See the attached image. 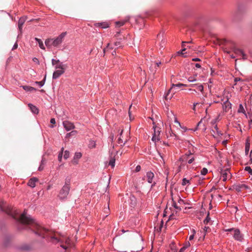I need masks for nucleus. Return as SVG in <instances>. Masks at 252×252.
I'll return each mask as SVG.
<instances>
[{
    "mask_svg": "<svg viewBox=\"0 0 252 252\" xmlns=\"http://www.w3.org/2000/svg\"><path fill=\"white\" fill-rule=\"evenodd\" d=\"M26 17H20L18 20V29H19L20 33L18 34V37L19 36L20 34H22V27H23V24L25 22Z\"/></svg>",
    "mask_w": 252,
    "mask_h": 252,
    "instance_id": "9d476101",
    "label": "nucleus"
},
{
    "mask_svg": "<svg viewBox=\"0 0 252 252\" xmlns=\"http://www.w3.org/2000/svg\"><path fill=\"white\" fill-rule=\"evenodd\" d=\"M94 26L96 28H100L101 29H106L109 27V24L108 22H102L94 23Z\"/></svg>",
    "mask_w": 252,
    "mask_h": 252,
    "instance_id": "f8f14e48",
    "label": "nucleus"
},
{
    "mask_svg": "<svg viewBox=\"0 0 252 252\" xmlns=\"http://www.w3.org/2000/svg\"><path fill=\"white\" fill-rule=\"evenodd\" d=\"M33 61L35 63H39L38 60L36 58H33L32 59Z\"/></svg>",
    "mask_w": 252,
    "mask_h": 252,
    "instance_id": "0e129e2a",
    "label": "nucleus"
},
{
    "mask_svg": "<svg viewBox=\"0 0 252 252\" xmlns=\"http://www.w3.org/2000/svg\"><path fill=\"white\" fill-rule=\"evenodd\" d=\"M250 144L247 143L245 146V153L246 155H248L250 150Z\"/></svg>",
    "mask_w": 252,
    "mask_h": 252,
    "instance_id": "473e14b6",
    "label": "nucleus"
},
{
    "mask_svg": "<svg viewBox=\"0 0 252 252\" xmlns=\"http://www.w3.org/2000/svg\"><path fill=\"white\" fill-rule=\"evenodd\" d=\"M191 234H193V235H194L196 233V231L194 229H192L191 230Z\"/></svg>",
    "mask_w": 252,
    "mask_h": 252,
    "instance_id": "69168bd1",
    "label": "nucleus"
},
{
    "mask_svg": "<svg viewBox=\"0 0 252 252\" xmlns=\"http://www.w3.org/2000/svg\"><path fill=\"white\" fill-rule=\"evenodd\" d=\"M172 206L176 209L179 210V211H181L182 210V208L180 207H179L178 206L177 203L175 202V201H173V204H172Z\"/></svg>",
    "mask_w": 252,
    "mask_h": 252,
    "instance_id": "ea45409f",
    "label": "nucleus"
},
{
    "mask_svg": "<svg viewBox=\"0 0 252 252\" xmlns=\"http://www.w3.org/2000/svg\"><path fill=\"white\" fill-rule=\"evenodd\" d=\"M190 43V42H186V41L182 42V46L183 47V49L181 50L178 51L177 52V53L178 54H180V55L181 54V55H183L184 54V52L186 50V48L185 47V44L186 43Z\"/></svg>",
    "mask_w": 252,
    "mask_h": 252,
    "instance_id": "aec40b11",
    "label": "nucleus"
},
{
    "mask_svg": "<svg viewBox=\"0 0 252 252\" xmlns=\"http://www.w3.org/2000/svg\"><path fill=\"white\" fill-rule=\"evenodd\" d=\"M0 209L1 211L11 216L19 223L18 229H30L36 235L41 236L43 238H46L53 243H61V247L64 250L67 249L70 245V240L68 237H62L59 239L54 235H50L49 230L41 225L30 216H27V213L25 210L20 217L17 218V216L19 214L18 210L11 206H6V203L4 201L0 202Z\"/></svg>",
    "mask_w": 252,
    "mask_h": 252,
    "instance_id": "f257e3e1",
    "label": "nucleus"
},
{
    "mask_svg": "<svg viewBox=\"0 0 252 252\" xmlns=\"http://www.w3.org/2000/svg\"><path fill=\"white\" fill-rule=\"evenodd\" d=\"M55 69L65 70L64 64L63 62H59L55 66Z\"/></svg>",
    "mask_w": 252,
    "mask_h": 252,
    "instance_id": "f3484780",
    "label": "nucleus"
},
{
    "mask_svg": "<svg viewBox=\"0 0 252 252\" xmlns=\"http://www.w3.org/2000/svg\"><path fill=\"white\" fill-rule=\"evenodd\" d=\"M225 232H233V239L238 242H243L244 241V235L241 233L240 229L237 228H230L224 230Z\"/></svg>",
    "mask_w": 252,
    "mask_h": 252,
    "instance_id": "7ed1b4c3",
    "label": "nucleus"
},
{
    "mask_svg": "<svg viewBox=\"0 0 252 252\" xmlns=\"http://www.w3.org/2000/svg\"><path fill=\"white\" fill-rule=\"evenodd\" d=\"M23 88L27 92H32L36 90L34 88L29 86H23Z\"/></svg>",
    "mask_w": 252,
    "mask_h": 252,
    "instance_id": "b1692460",
    "label": "nucleus"
},
{
    "mask_svg": "<svg viewBox=\"0 0 252 252\" xmlns=\"http://www.w3.org/2000/svg\"><path fill=\"white\" fill-rule=\"evenodd\" d=\"M220 173L222 181L223 182H225L228 179H230L231 178V173L229 169L228 168L224 170H221Z\"/></svg>",
    "mask_w": 252,
    "mask_h": 252,
    "instance_id": "6e6552de",
    "label": "nucleus"
},
{
    "mask_svg": "<svg viewBox=\"0 0 252 252\" xmlns=\"http://www.w3.org/2000/svg\"><path fill=\"white\" fill-rule=\"evenodd\" d=\"M77 132L76 130H72L70 132L67 133L66 134V137H69L71 136L75 135L77 134Z\"/></svg>",
    "mask_w": 252,
    "mask_h": 252,
    "instance_id": "c756f323",
    "label": "nucleus"
},
{
    "mask_svg": "<svg viewBox=\"0 0 252 252\" xmlns=\"http://www.w3.org/2000/svg\"><path fill=\"white\" fill-rule=\"evenodd\" d=\"M70 181L71 178L69 177H67L65 178L64 185L63 186L70 188Z\"/></svg>",
    "mask_w": 252,
    "mask_h": 252,
    "instance_id": "5701e85b",
    "label": "nucleus"
},
{
    "mask_svg": "<svg viewBox=\"0 0 252 252\" xmlns=\"http://www.w3.org/2000/svg\"><path fill=\"white\" fill-rule=\"evenodd\" d=\"M114 45L115 47H117V48L122 46V43L121 41H116L114 43Z\"/></svg>",
    "mask_w": 252,
    "mask_h": 252,
    "instance_id": "a18cd8bd",
    "label": "nucleus"
},
{
    "mask_svg": "<svg viewBox=\"0 0 252 252\" xmlns=\"http://www.w3.org/2000/svg\"><path fill=\"white\" fill-rule=\"evenodd\" d=\"M43 164H44V160H43V158H42V160L41 161V164H40V166H39V167H38V170L39 171H40L43 170V169L44 168V166H43Z\"/></svg>",
    "mask_w": 252,
    "mask_h": 252,
    "instance_id": "58836bf2",
    "label": "nucleus"
},
{
    "mask_svg": "<svg viewBox=\"0 0 252 252\" xmlns=\"http://www.w3.org/2000/svg\"><path fill=\"white\" fill-rule=\"evenodd\" d=\"M195 66L196 67V68H201V65L199 64V63H196L195 64Z\"/></svg>",
    "mask_w": 252,
    "mask_h": 252,
    "instance_id": "e2e57ef3",
    "label": "nucleus"
},
{
    "mask_svg": "<svg viewBox=\"0 0 252 252\" xmlns=\"http://www.w3.org/2000/svg\"><path fill=\"white\" fill-rule=\"evenodd\" d=\"M189 158L188 157L184 158V155L179 158V161H181L182 162H188Z\"/></svg>",
    "mask_w": 252,
    "mask_h": 252,
    "instance_id": "2f4dec72",
    "label": "nucleus"
},
{
    "mask_svg": "<svg viewBox=\"0 0 252 252\" xmlns=\"http://www.w3.org/2000/svg\"><path fill=\"white\" fill-rule=\"evenodd\" d=\"M193 153H194V151H190V150H189L188 151V152H187L186 154H184V158H185L186 157H189V158H190L193 154Z\"/></svg>",
    "mask_w": 252,
    "mask_h": 252,
    "instance_id": "7c9ffc66",
    "label": "nucleus"
},
{
    "mask_svg": "<svg viewBox=\"0 0 252 252\" xmlns=\"http://www.w3.org/2000/svg\"><path fill=\"white\" fill-rule=\"evenodd\" d=\"M245 8L243 6L239 5L237 6V7L236 9V12L237 14H240L243 13V12L244 11Z\"/></svg>",
    "mask_w": 252,
    "mask_h": 252,
    "instance_id": "6ab92c4d",
    "label": "nucleus"
},
{
    "mask_svg": "<svg viewBox=\"0 0 252 252\" xmlns=\"http://www.w3.org/2000/svg\"><path fill=\"white\" fill-rule=\"evenodd\" d=\"M189 158V159H188V163L189 164H191L194 160V157H190Z\"/></svg>",
    "mask_w": 252,
    "mask_h": 252,
    "instance_id": "de8ad7c7",
    "label": "nucleus"
},
{
    "mask_svg": "<svg viewBox=\"0 0 252 252\" xmlns=\"http://www.w3.org/2000/svg\"><path fill=\"white\" fill-rule=\"evenodd\" d=\"M65 72V70L56 69L53 74V79H57L59 78Z\"/></svg>",
    "mask_w": 252,
    "mask_h": 252,
    "instance_id": "9b49d317",
    "label": "nucleus"
},
{
    "mask_svg": "<svg viewBox=\"0 0 252 252\" xmlns=\"http://www.w3.org/2000/svg\"><path fill=\"white\" fill-rule=\"evenodd\" d=\"M245 170L248 171L249 174H252V169L250 166H246L245 168Z\"/></svg>",
    "mask_w": 252,
    "mask_h": 252,
    "instance_id": "37998d69",
    "label": "nucleus"
},
{
    "mask_svg": "<svg viewBox=\"0 0 252 252\" xmlns=\"http://www.w3.org/2000/svg\"><path fill=\"white\" fill-rule=\"evenodd\" d=\"M35 40L38 43L39 47L41 49L45 50V48L42 41L40 39L37 38H35Z\"/></svg>",
    "mask_w": 252,
    "mask_h": 252,
    "instance_id": "4be33fe9",
    "label": "nucleus"
},
{
    "mask_svg": "<svg viewBox=\"0 0 252 252\" xmlns=\"http://www.w3.org/2000/svg\"><path fill=\"white\" fill-rule=\"evenodd\" d=\"M194 235H193V234H191L189 236V241H191L194 238Z\"/></svg>",
    "mask_w": 252,
    "mask_h": 252,
    "instance_id": "bf43d9fd",
    "label": "nucleus"
},
{
    "mask_svg": "<svg viewBox=\"0 0 252 252\" xmlns=\"http://www.w3.org/2000/svg\"><path fill=\"white\" fill-rule=\"evenodd\" d=\"M241 80H242V79L240 78H239V77H235L234 78V82H235L234 85H236L238 82L240 81Z\"/></svg>",
    "mask_w": 252,
    "mask_h": 252,
    "instance_id": "09e8293b",
    "label": "nucleus"
},
{
    "mask_svg": "<svg viewBox=\"0 0 252 252\" xmlns=\"http://www.w3.org/2000/svg\"><path fill=\"white\" fill-rule=\"evenodd\" d=\"M216 133L217 135L219 136L221 135L222 134L221 131H220L219 129L218 130H216Z\"/></svg>",
    "mask_w": 252,
    "mask_h": 252,
    "instance_id": "052dcab7",
    "label": "nucleus"
},
{
    "mask_svg": "<svg viewBox=\"0 0 252 252\" xmlns=\"http://www.w3.org/2000/svg\"><path fill=\"white\" fill-rule=\"evenodd\" d=\"M30 248L28 246H24L21 247V249L24 250H28Z\"/></svg>",
    "mask_w": 252,
    "mask_h": 252,
    "instance_id": "603ef678",
    "label": "nucleus"
},
{
    "mask_svg": "<svg viewBox=\"0 0 252 252\" xmlns=\"http://www.w3.org/2000/svg\"><path fill=\"white\" fill-rule=\"evenodd\" d=\"M96 146L95 142L94 140H90L88 144V147L90 149L94 148Z\"/></svg>",
    "mask_w": 252,
    "mask_h": 252,
    "instance_id": "a878e982",
    "label": "nucleus"
},
{
    "mask_svg": "<svg viewBox=\"0 0 252 252\" xmlns=\"http://www.w3.org/2000/svg\"><path fill=\"white\" fill-rule=\"evenodd\" d=\"M66 35V32H63L55 38H48L46 39L45 41V44L47 47H51L53 46L54 47L58 48L63 43Z\"/></svg>",
    "mask_w": 252,
    "mask_h": 252,
    "instance_id": "f03ea898",
    "label": "nucleus"
},
{
    "mask_svg": "<svg viewBox=\"0 0 252 252\" xmlns=\"http://www.w3.org/2000/svg\"><path fill=\"white\" fill-rule=\"evenodd\" d=\"M69 157V152L67 150H65L64 152L63 158L65 159H66Z\"/></svg>",
    "mask_w": 252,
    "mask_h": 252,
    "instance_id": "f704fd0d",
    "label": "nucleus"
},
{
    "mask_svg": "<svg viewBox=\"0 0 252 252\" xmlns=\"http://www.w3.org/2000/svg\"><path fill=\"white\" fill-rule=\"evenodd\" d=\"M141 168L140 165H137V166H136V168H135V171L136 172H139V171H140Z\"/></svg>",
    "mask_w": 252,
    "mask_h": 252,
    "instance_id": "8fccbe9b",
    "label": "nucleus"
},
{
    "mask_svg": "<svg viewBox=\"0 0 252 252\" xmlns=\"http://www.w3.org/2000/svg\"><path fill=\"white\" fill-rule=\"evenodd\" d=\"M125 22L124 21H117L116 22V25L117 27H121L124 25Z\"/></svg>",
    "mask_w": 252,
    "mask_h": 252,
    "instance_id": "a19ab883",
    "label": "nucleus"
},
{
    "mask_svg": "<svg viewBox=\"0 0 252 252\" xmlns=\"http://www.w3.org/2000/svg\"><path fill=\"white\" fill-rule=\"evenodd\" d=\"M45 81V77L42 81H39V82H36L35 83H36V84H38V85L39 86V87H42L44 85Z\"/></svg>",
    "mask_w": 252,
    "mask_h": 252,
    "instance_id": "72a5a7b5",
    "label": "nucleus"
},
{
    "mask_svg": "<svg viewBox=\"0 0 252 252\" xmlns=\"http://www.w3.org/2000/svg\"><path fill=\"white\" fill-rule=\"evenodd\" d=\"M63 125L66 131H69L72 129H73L75 128V126L73 123L68 121H64L63 122Z\"/></svg>",
    "mask_w": 252,
    "mask_h": 252,
    "instance_id": "1a4fd4ad",
    "label": "nucleus"
},
{
    "mask_svg": "<svg viewBox=\"0 0 252 252\" xmlns=\"http://www.w3.org/2000/svg\"><path fill=\"white\" fill-rule=\"evenodd\" d=\"M192 87H194L195 86H197V90L199 91H200L201 93L203 92L204 91V87L202 85L199 84V85H197V84H192L191 85Z\"/></svg>",
    "mask_w": 252,
    "mask_h": 252,
    "instance_id": "bb28decb",
    "label": "nucleus"
},
{
    "mask_svg": "<svg viewBox=\"0 0 252 252\" xmlns=\"http://www.w3.org/2000/svg\"><path fill=\"white\" fill-rule=\"evenodd\" d=\"M115 158L114 157H110L109 161V165L111 166L112 168L115 166Z\"/></svg>",
    "mask_w": 252,
    "mask_h": 252,
    "instance_id": "393cba45",
    "label": "nucleus"
},
{
    "mask_svg": "<svg viewBox=\"0 0 252 252\" xmlns=\"http://www.w3.org/2000/svg\"><path fill=\"white\" fill-rule=\"evenodd\" d=\"M17 47H18V43H17V42L16 41V42L14 43V45L13 46V47H12V50H15V49H17Z\"/></svg>",
    "mask_w": 252,
    "mask_h": 252,
    "instance_id": "3c124183",
    "label": "nucleus"
},
{
    "mask_svg": "<svg viewBox=\"0 0 252 252\" xmlns=\"http://www.w3.org/2000/svg\"><path fill=\"white\" fill-rule=\"evenodd\" d=\"M200 172L201 175H205L208 173V169L204 167L202 169Z\"/></svg>",
    "mask_w": 252,
    "mask_h": 252,
    "instance_id": "c9c22d12",
    "label": "nucleus"
},
{
    "mask_svg": "<svg viewBox=\"0 0 252 252\" xmlns=\"http://www.w3.org/2000/svg\"><path fill=\"white\" fill-rule=\"evenodd\" d=\"M163 35H164V32L159 33V34H158V38L159 39L161 37L162 38H163Z\"/></svg>",
    "mask_w": 252,
    "mask_h": 252,
    "instance_id": "864d4df0",
    "label": "nucleus"
},
{
    "mask_svg": "<svg viewBox=\"0 0 252 252\" xmlns=\"http://www.w3.org/2000/svg\"><path fill=\"white\" fill-rule=\"evenodd\" d=\"M190 246V244L189 242H187L184 247L185 248V249L189 247Z\"/></svg>",
    "mask_w": 252,
    "mask_h": 252,
    "instance_id": "5fc2aeb1",
    "label": "nucleus"
},
{
    "mask_svg": "<svg viewBox=\"0 0 252 252\" xmlns=\"http://www.w3.org/2000/svg\"><path fill=\"white\" fill-rule=\"evenodd\" d=\"M210 218L209 217V214L207 215V216L206 217L205 220H204V223L205 224H207L208 223V222L210 221Z\"/></svg>",
    "mask_w": 252,
    "mask_h": 252,
    "instance_id": "79ce46f5",
    "label": "nucleus"
},
{
    "mask_svg": "<svg viewBox=\"0 0 252 252\" xmlns=\"http://www.w3.org/2000/svg\"><path fill=\"white\" fill-rule=\"evenodd\" d=\"M235 53L236 54H239L243 57V59H246L247 58L246 55L241 49H235Z\"/></svg>",
    "mask_w": 252,
    "mask_h": 252,
    "instance_id": "412c9836",
    "label": "nucleus"
},
{
    "mask_svg": "<svg viewBox=\"0 0 252 252\" xmlns=\"http://www.w3.org/2000/svg\"><path fill=\"white\" fill-rule=\"evenodd\" d=\"M146 180L147 182L152 184L151 188L155 186L156 183L154 181L155 175L152 171H148L146 173Z\"/></svg>",
    "mask_w": 252,
    "mask_h": 252,
    "instance_id": "0eeeda50",
    "label": "nucleus"
},
{
    "mask_svg": "<svg viewBox=\"0 0 252 252\" xmlns=\"http://www.w3.org/2000/svg\"><path fill=\"white\" fill-rule=\"evenodd\" d=\"M192 61L194 62H199L201 60L198 58H194L192 59Z\"/></svg>",
    "mask_w": 252,
    "mask_h": 252,
    "instance_id": "6e6d98bb",
    "label": "nucleus"
},
{
    "mask_svg": "<svg viewBox=\"0 0 252 252\" xmlns=\"http://www.w3.org/2000/svg\"><path fill=\"white\" fill-rule=\"evenodd\" d=\"M123 132V130H122L119 134L120 137H119L118 141H117L118 143L119 144H120L121 145V146H124L126 143V141H125L124 143H123V140L121 138V136H122Z\"/></svg>",
    "mask_w": 252,
    "mask_h": 252,
    "instance_id": "a211bd4d",
    "label": "nucleus"
},
{
    "mask_svg": "<svg viewBox=\"0 0 252 252\" xmlns=\"http://www.w3.org/2000/svg\"><path fill=\"white\" fill-rule=\"evenodd\" d=\"M184 201L181 198H179V200H178V202L180 203V204H181V203H184Z\"/></svg>",
    "mask_w": 252,
    "mask_h": 252,
    "instance_id": "338daca9",
    "label": "nucleus"
},
{
    "mask_svg": "<svg viewBox=\"0 0 252 252\" xmlns=\"http://www.w3.org/2000/svg\"><path fill=\"white\" fill-rule=\"evenodd\" d=\"M190 182L189 180H188L186 178H184L183 179L182 182V186H186L187 185H190Z\"/></svg>",
    "mask_w": 252,
    "mask_h": 252,
    "instance_id": "cd10ccee",
    "label": "nucleus"
},
{
    "mask_svg": "<svg viewBox=\"0 0 252 252\" xmlns=\"http://www.w3.org/2000/svg\"><path fill=\"white\" fill-rule=\"evenodd\" d=\"M59 62H60V61L58 59V60H55L54 59H53L52 60V65H54L55 66L56 64H57Z\"/></svg>",
    "mask_w": 252,
    "mask_h": 252,
    "instance_id": "e433bc0d",
    "label": "nucleus"
},
{
    "mask_svg": "<svg viewBox=\"0 0 252 252\" xmlns=\"http://www.w3.org/2000/svg\"><path fill=\"white\" fill-rule=\"evenodd\" d=\"M198 103L197 102H196V103H193V108H192V109L195 111V107L196 106L197 104H198Z\"/></svg>",
    "mask_w": 252,
    "mask_h": 252,
    "instance_id": "680f3d73",
    "label": "nucleus"
},
{
    "mask_svg": "<svg viewBox=\"0 0 252 252\" xmlns=\"http://www.w3.org/2000/svg\"><path fill=\"white\" fill-rule=\"evenodd\" d=\"M63 154H62V153H59V154H58V160L60 162L62 161V158H63Z\"/></svg>",
    "mask_w": 252,
    "mask_h": 252,
    "instance_id": "49530a36",
    "label": "nucleus"
},
{
    "mask_svg": "<svg viewBox=\"0 0 252 252\" xmlns=\"http://www.w3.org/2000/svg\"><path fill=\"white\" fill-rule=\"evenodd\" d=\"M28 106L32 113L34 114H37L38 113V109L35 106L32 105L31 103H29Z\"/></svg>",
    "mask_w": 252,
    "mask_h": 252,
    "instance_id": "dca6fc26",
    "label": "nucleus"
},
{
    "mask_svg": "<svg viewBox=\"0 0 252 252\" xmlns=\"http://www.w3.org/2000/svg\"><path fill=\"white\" fill-rule=\"evenodd\" d=\"M82 156V154L80 152H76L74 154L73 159L72 161L74 164H77L78 163V160L81 158Z\"/></svg>",
    "mask_w": 252,
    "mask_h": 252,
    "instance_id": "ddd939ff",
    "label": "nucleus"
},
{
    "mask_svg": "<svg viewBox=\"0 0 252 252\" xmlns=\"http://www.w3.org/2000/svg\"><path fill=\"white\" fill-rule=\"evenodd\" d=\"M50 123H51V124H53V125L55 124V123H56L55 119L51 118V120H50Z\"/></svg>",
    "mask_w": 252,
    "mask_h": 252,
    "instance_id": "4d7b16f0",
    "label": "nucleus"
},
{
    "mask_svg": "<svg viewBox=\"0 0 252 252\" xmlns=\"http://www.w3.org/2000/svg\"><path fill=\"white\" fill-rule=\"evenodd\" d=\"M188 80L189 82H195L196 80V79L195 77L190 76L189 77Z\"/></svg>",
    "mask_w": 252,
    "mask_h": 252,
    "instance_id": "c03bdc74",
    "label": "nucleus"
},
{
    "mask_svg": "<svg viewBox=\"0 0 252 252\" xmlns=\"http://www.w3.org/2000/svg\"><path fill=\"white\" fill-rule=\"evenodd\" d=\"M184 250H185V248L183 247L180 250L179 252H183Z\"/></svg>",
    "mask_w": 252,
    "mask_h": 252,
    "instance_id": "774afa93",
    "label": "nucleus"
},
{
    "mask_svg": "<svg viewBox=\"0 0 252 252\" xmlns=\"http://www.w3.org/2000/svg\"><path fill=\"white\" fill-rule=\"evenodd\" d=\"M238 112V113H242L245 114V109L242 104H239Z\"/></svg>",
    "mask_w": 252,
    "mask_h": 252,
    "instance_id": "c85d7f7f",
    "label": "nucleus"
},
{
    "mask_svg": "<svg viewBox=\"0 0 252 252\" xmlns=\"http://www.w3.org/2000/svg\"><path fill=\"white\" fill-rule=\"evenodd\" d=\"M183 86L187 87V85L182 83H178L176 84H173L172 85L171 88L165 94L164 96L166 100H167L168 99H171L173 96V94H175V93L176 92V91H174V90H175L176 89H179Z\"/></svg>",
    "mask_w": 252,
    "mask_h": 252,
    "instance_id": "20e7f679",
    "label": "nucleus"
},
{
    "mask_svg": "<svg viewBox=\"0 0 252 252\" xmlns=\"http://www.w3.org/2000/svg\"><path fill=\"white\" fill-rule=\"evenodd\" d=\"M153 129L154 132V133L153 134L152 140L156 143L160 139V131L159 130L160 128L159 127H157L156 126H154Z\"/></svg>",
    "mask_w": 252,
    "mask_h": 252,
    "instance_id": "423d86ee",
    "label": "nucleus"
},
{
    "mask_svg": "<svg viewBox=\"0 0 252 252\" xmlns=\"http://www.w3.org/2000/svg\"><path fill=\"white\" fill-rule=\"evenodd\" d=\"M70 188L63 186L60 190L58 195V198L61 201H64L67 199V196L69 193Z\"/></svg>",
    "mask_w": 252,
    "mask_h": 252,
    "instance_id": "39448f33",
    "label": "nucleus"
},
{
    "mask_svg": "<svg viewBox=\"0 0 252 252\" xmlns=\"http://www.w3.org/2000/svg\"><path fill=\"white\" fill-rule=\"evenodd\" d=\"M38 181V179L36 177H33L30 179L28 182V185L29 186L32 188L35 187V183Z\"/></svg>",
    "mask_w": 252,
    "mask_h": 252,
    "instance_id": "2eb2a0df",
    "label": "nucleus"
},
{
    "mask_svg": "<svg viewBox=\"0 0 252 252\" xmlns=\"http://www.w3.org/2000/svg\"><path fill=\"white\" fill-rule=\"evenodd\" d=\"M231 103L228 101L227 99L222 104V108L223 111L227 112L229 109L231 108Z\"/></svg>",
    "mask_w": 252,
    "mask_h": 252,
    "instance_id": "4468645a",
    "label": "nucleus"
},
{
    "mask_svg": "<svg viewBox=\"0 0 252 252\" xmlns=\"http://www.w3.org/2000/svg\"><path fill=\"white\" fill-rule=\"evenodd\" d=\"M174 118H175L174 119V123L179 124V125L180 126H181V124H180V122L178 121L176 117H175Z\"/></svg>",
    "mask_w": 252,
    "mask_h": 252,
    "instance_id": "13d9d810",
    "label": "nucleus"
},
{
    "mask_svg": "<svg viewBox=\"0 0 252 252\" xmlns=\"http://www.w3.org/2000/svg\"><path fill=\"white\" fill-rule=\"evenodd\" d=\"M165 44H166V40H165V39H164V38H162L161 41V42H160V48H164Z\"/></svg>",
    "mask_w": 252,
    "mask_h": 252,
    "instance_id": "4c0bfd02",
    "label": "nucleus"
}]
</instances>
